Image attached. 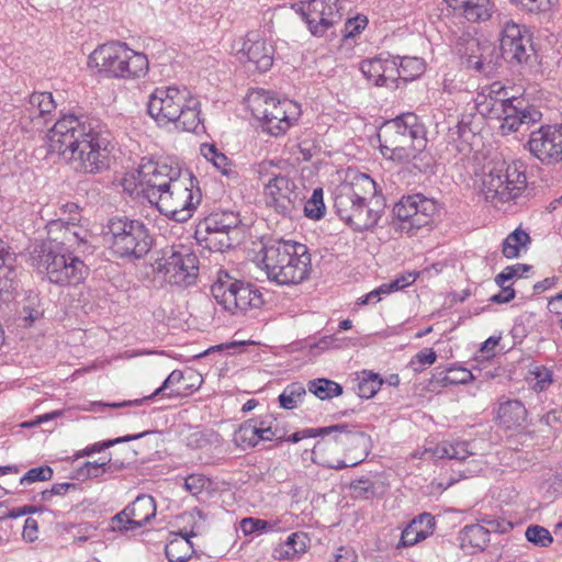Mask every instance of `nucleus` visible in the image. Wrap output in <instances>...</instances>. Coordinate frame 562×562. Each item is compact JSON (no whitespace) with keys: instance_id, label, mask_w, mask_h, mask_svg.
Masks as SVG:
<instances>
[{"instance_id":"4c0bfd02","label":"nucleus","mask_w":562,"mask_h":562,"mask_svg":"<svg viewBox=\"0 0 562 562\" xmlns=\"http://www.w3.org/2000/svg\"><path fill=\"white\" fill-rule=\"evenodd\" d=\"M239 286L241 290L237 300V314H245L249 310H257L263 305V296L257 285L244 281Z\"/></svg>"},{"instance_id":"de8ad7c7","label":"nucleus","mask_w":562,"mask_h":562,"mask_svg":"<svg viewBox=\"0 0 562 562\" xmlns=\"http://www.w3.org/2000/svg\"><path fill=\"white\" fill-rule=\"evenodd\" d=\"M304 214L312 220H321L325 214V204L323 201V189H314L312 196L304 204Z\"/></svg>"},{"instance_id":"423d86ee","label":"nucleus","mask_w":562,"mask_h":562,"mask_svg":"<svg viewBox=\"0 0 562 562\" xmlns=\"http://www.w3.org/2000/svg\"><path fill=\"white\" fill-rule=\"evenodd\" d=\"M31 265L38 272L45 273L50 283L66 286L81 283L89 273V268L68 248L52 241H41L30 252Z\"/></svg>"},{"instance_id":"f3484780","label":"nucleus","mask_w":562,"mask_h":562,"mask_svg":"<svg viewBox=\"0 0 562 562\" xmlns=\"http://www.w3.org/2000/svg\"><path fill=\"white\" fill-rule=\"evenodd\" d=\"M183 170L178 165L172 166L165 162L143 160L137 169V194L153 205L157 201L158 194L168 190L172 181Z\"/></svg>"},{"instance_id":"393cba45","label":"nucleus","mask_w":562,"mask_h":562,"mask_svg":"<svg viewBox=\"0 0 562 562\" xmlns=\"http://www.w3.org/2000/svg\"><path fill=\"white\" fill-rule=\"evenodd\" d=\"M238 54L241 61L252 65L259 72L268 71L273 65V46L256 32L247 33Z\"/></svg>"},{"instance_id":"6e6d98bb","label":"nucleus","mask_w":562,"mask_h":562,"mask_svg":"<svg viewBox=\"0 0 562 562\" xmlns=\"http://www.w3.org/2000/svg\"><path fill=\"white\" fill-rule=\"evenodd\" d=\"M368 25V18L358 14L355 18L348 19L345 23L342 35L345 38H353L359 35Z\"/></svg>"},{"instance_id":"4d7b16f0","label":"nucleus","mask_w":562,"mask_h":562,"mask_svg":"<svg viewBox=\"0 0 562 562\" xmlns=\"http://www.w3.org/2000/svg\"><path fill=\"white\" fill-rule=\"evenodd\" d=\"M352 495L357 498H369L374 495V483L368 477H361L350 483Z\"/></svg>"},{"instance_id":"7c9ffc66","label":"nucleus","mask_w":562,"mask_h":562,"mask_svg":"<svg viewBox=\"0 0 562 562\" xmlns=\"http://www.w3.org/2000/svg\"><path fill=\"white\" fill-rule=\"evenodd\" d=\"M240 223L241 220L238 213L233 211H216L201 220L195 231H198L199 235L216 233L218 231L233 233L238 228Z\"/></svg>"},{"instance_id":"f704fd0d","label":"nucleus","mask_w":562,"mask_h":562,"mask_svg":"<svg viewBox=\"0 0 562 562\" xmlns=\"http://www.w3.org/2000/svg\"><path fill=\"white\" fill-rule=\"evenodd\" d=\"M195 536L193 531L188 533H171L165 546V554L169 562H187L193 554V544L190 538Z\"/></svg>"},{"instance_id":"3c124183","label":"nucleus","mask_w":562,"mask_h":562,"mask_svg":"<svg viewBox=\"0 0 562 562\" xmlns=\"http://www.w3.org/2000/svg\"><path fill=\"white\" fill-rule=\"evenodd\" d=\"M525 536L527 540L535 546L549 547L553 538L548 529L539 525H531L526 529Z\"/></svg>"},{"instance_id":"4468645a","label":"nucleus","mask_w":562,"mask_h":562,"mask_svg":"<svg viewBox=\"0 0 562 562\" xmlns=\"http://www.w3.org/2000/svg\"><path fill=\"white\" fill-rule=\"evenodd\" d=\"M154 270L168 283L186 289L196 282L199 259L187 246L173 245L164 249Z\"/></svg>"},{"instance_id":"052dcab7","label":"nucleus","mask_w":562,"mask_h":562,"mask_svg":"<svg viewBox=\"0 0 562 562\" xmlns=\"http://www.w3.org/2000/svg\"><path fill=\"white\" fill-rule=\"evenodd\" d=\"M210 485V480L202 474H191L184 480V488L193 496H198Z\"/></svg>"},{"instance_id":"9b49d317","label":"nucleus","mask_w":562,"mask_h":562,"mask_svg":"<svg viewBox=\"0 0 562 562\" xmlns=\"http://www.w3.org/2000/svg\"><path fill=\"white\" fill-rule=\"evenodd\" d=\"M263 425V441H274L280 445L284 441L296 443L305 438H315L318 436H325L335 434V440L340 442H351L361 446H367L368 437L363 431L350 427L348 424H336L327 427L319 428H305L289 435V430L284 423L274 417L271 414L262 415Z\"/></svg>"},{"instance_id":"72a5a7b5","label":"nucleus","mask_w":562,"mask_h":562,"mask_svg":"<svg viewBox=\"0 0 562 562\" xmlns=\"http://www.w3.org/2000/svg\"><path fill=\"white\" fill-rule=\"evenodd\" d=\"M12 254L0 239V301H10L18 285V273L13 266Z\"/></svg>"},{"instance_id":"7ed1b4c3","label":"nucleus","mask_w":562,"mask_h":562,"mask_svg":"<svg viewBox=\"0 0 562 562\" xmlns=\"http://www.w3.org/2000/svg\"><path fill=\"white\" fill-rule=\"evenodd\" d=\"M201 103L187 87L156 88L149 95L147 111L159 126L173 123L176 128L195 132L201 125Z\"/></svg>"},{"instance_id":"ea45409f","label":"nucleus","mask_w":562,"mask_h":562,"mask_svg":"<svg viewBox=\"0 0 562 562\" xmlns=\"http://www.w3.org/2000/svg\"><path fill=\"white\" fill-rule=\"evenodd\" d=\"M231 232H216L210 234L199 235L198 231L194 232V237L198 243L203 247L211 251L223 252L233 246V238L231 237Z\"/></svg>"},{"instance_id":"473e14b6","label":"nucleus","mask_w":562,"mask_h":562,"mask_svg":"<svg viewBox=\"0 0 562 562\" xmlns=\"http://www.w3.org/2000/svg\"><path fill=\"white\" fill-rule=\"evenodd\" d=\"M490 530L480 524L464 526L458 535L460 548L467 554L482 552L488 546Z\"/></svg>"},{"instance_id":"58836bf2","label":"nucleus","mask_w":562,"mask_h":562,"mask_svg":"<svg viewBox=\"0 0 562 562\" xmlns=\"http://www.w3.org/2000/svg\"><path fill=\"white\" fill-rule=\"evenodd\" d=\"M307 537L303 532L291 533L274 549L276 559H293L306 550Z\"/></svg>"},{"instance_id":"bf43d9fd","label":"nucleus","mask_w":562,"mask_h":562,"mask_svg":"<svg viewBox=\"0 0 562 562\" xmlns=\"http://www.w3.org/2000/svg\"><path fill=\"white\" fill-rule=\"evenodd\" d=\"M271 528L269 521L259 518L247 517L240 521V529L245 535L262 533Z\"/></svg>"},{"instance_id":"49530a36","label":"nucleus","mask_w":562,"mask_h":562,"mask_svg":"<svg viewBox=\"0 0 562 562\" xmlns=\"http://www.w3.org/2000/svg\"><path fill=\"white\" fill-rule=\"evenodd\" d=\"M254 431L255 429H252V424L250 423V419L244 422L234 432V443L243 450L255 448L257 446V442L254 436Z\"/></svg>"},{"instance_id":"69168bd1","label":"nucleus","mask_w":562,"mask_h":562,"mask_svg":"<svg viewBox=\"0 0 562 562\" xmlns=\"http://www.w3.org/2000/svg\"><path fill=\"white\" fill-rule=\"evenodd\" d=\"M418 277L416 272H406L397 276L394 280L390 282V286H392L393 292L403 290L408 285L413 284Z\"/></svg>"},{"instance_id":"338daca9","label":"nucleus","mask_w":562,"mask_h":562,"mask_svg":"<svg viewBox=\"0 0 562 562\" xmlns=\"http://www.w3.org/2000/svg\"><path fill=\"white\" fill-rule=\"evenodd\" d=\"M213 166L222 172V175L229 177V178H236L237 172L234 168H232V164L227 156L223 153H220L216 160L213 162Z\"/></svg>"},{"instance_id":"dca6fc26","label":"nucleus","mask_w":562,"mask_h":562,"mask_svg":"<svg viewBox=\"0 0 562 562\" xmlns=\"http://www.w3.org/2000/svg\"><path fill=\"white\" fill-rule=\"evenodd\" d=\"M363 434L368 437L366 447L336 441L335 434L322 436L323 439L317 441L312 449L313 461L316 462V458H319V463L323 467L334 470H342L360 464L367 458L370 447V436Z\"/></svg>"},{"instance_id":"0eeeda50","label":"nucleus","mask_w":562,"mask_h":562,"mask_svg":"<svg viewBox=\"0 0 562 562\" xmlns=\"http://www.w3.org/2000/svg\"><path fill=\"white\" fill-rule=\"evenodd\" d=\"M88 64L110 78L137 79L149 69L145 54L135 52L126 43L110 42L99 45L90 55Z\"/></svg>"},{"instance_id":"b1692460","label":"nucleus","mask_w":562,"mask_h":562,"mask_svg":"<svg viewBox=\"0 0 562 562\" xmlns=\"http://www.w3.org/2000/svg\"><path fill=\"white\" fill-rule=\"evenodd\" d=\"M468 49L470 54L462 57V64L467 69L484 76L494 74L502 58L501 50L498 52L495 45L472 40L468 44Z\"/></svg>"},{"instance_id":"13d9d810","label":"nucleus","mask_w":562,"mask_h":562,"mask_svg":"<svg viewBox=\"0 0 562 562\" xmlns=\"http://www.w3.org/2000/svg\"><path fill=\"white\" fill-rule=\"evenodd\" d=\"M151 432L153 431L147 430V431H143V432H139V434H136V435H126V436L119 437V438H115V439H109V440H104V441H100V442L93 443L92 446H90V448H91L92 453H98V452H101L104 449L113 447V446H115L117 443L130 442V441H133V440H137L139 438L145 437L148 434H151Z\"/></svg>"},{"instance_id":"ddd939ff","label":"nucleus","mask_w":562,"mask_h":562,"mask_svg":"<svg viewBox=\"0 0 562 562\" xmlns=\"http://www.w3.org/2000/svg\"><path fill=\"white\" fill-rule=\"evenodd\" d=\"M527 187L525 166L520 161H503L490 168L483 178V193L491 202L516 200Z\"/></svg>"},{"instance_id":"6ab92c4d","label":"nucleus","mask_w":562,"mask_h":562,"mask_svg":"<svg viewBox=\"0 0 562 562\" xmlns=\"http://www.w3.org/2000/svg\"><path fill=\"white\" fill-rule=\"evenodd\" d=\"M263 196L267 206L282 216H290L302 202L301 191L294 180L284 173L263 183Z\"/></svg>"},{"instance_id":"774afa93","label":"nucleus","mask_w":562,"mask_h":562,"mask_svg":"<svg viewBox=\"0 0 562 562\" xmlns=\"http://www.w3.org/2000/svg\"><path fill=\"white\" fill-rule=\"evenodd\" d=\"M38 522L36 519L29 517L24 521L22 537L27 542H33L37 539Z\"/></svg>"},{"instance_id":"8fccbe9b","label":"nucleus","mask_w":562,"mask_h":562,"mask_svg":"<svg viewBox=\"0 0 562 562\" xmlns=\"http://www.w3.org/2000/svg\"><path fill=\"white\" fill-rule=\"evenodd\" d=\"M531 270L532 266L526 263H516L513 266H507L503 269L501 273H498L495 277V283L497 285L505 284L508 281L526 276V273H528Z\"/></svg>"},{"instance_id":"603ef678","label":"nucleus","mask_w":562,"mask_h":562,"mask_svg":"<svg viewBox=\"0 0 562 562\" xmlns=\"http://www.w3.org/2000/svg\"><path fill=\"white\" fill-rule=\"evenodd\" d=\"M441 376V382L445 385H456V384H465L473 379V374L470 370L465 368H449Z\"/></svg>"},{"instance_id":"680f3d73","label":"nucleus","mask_w":562,"mask_h":562,"mask_svg":"<svg viewBox=\"0 0 562 562\" xmlns=\"http://www.w3.org/2000/svg\"><path fill=\"white\" fill-rule=\"evenodd\" d=\"M448 452V459L456 461H464L472 454L467 441H449Z\"/></svg>"},{"instance_id":"5fc2aeb1","label":"nucleus","mask_w":562,"mask_h":562,"mask_svg":"<svg viewBox=\"0 0 562 562\" xmlns=\"http://www.w3.org/2000/svg\"><path fill=\"white\" fill-rule=\"evenodd\" d=\"M437 353L432 349H423L417 352L409 361L411 368L416 371H423L427 366L435 363Z\"/></svg>"},{"instance_id":"412c9836","label":"nucleus","mask_w":562,"mask_h":562,"mask_svg":"<svg viewBox=\"0 0 562 562\" xmlns=\"http://www.w3.org/2000/svg\"><path fill=\"white\" fill-rule=\"evenodd\" d=\"M528 149L544 165L562 161V124L543 125L531 132Z\"/></svg>"},{"instance_id":"5701e85b","label":"nucleus","mask_w":562,"mask_h":562,"mask_svg":"<svg viewBox=\"0 0 562 562\" xmlns=\"http://www.w3.org/2000/svg\"><path fill=\"white\" fill-rule=\"evenodd\" d=\"M359 68L363 77L374 86L391 89L398 88L395 56L382 53L379 56L362 60Z\"/></svg>"},{"instance_id":"c03bdc74","label":"nucleus","mask_w":562,"mask_h":562,"mask_svg":"<svg viewBox=\"0 0 562 562\" xmlns=\"http://www.w3.org/2000/svg\"><path fill=\"white\" fill-rule=\"evenodd\" d=\"M396 57V70L398 80L409 81L420 76L424 71V64L417 57Z\"/></svg>"},{"instance_id":"a878e982","label":"nucleus","mask_w":562,"mask_h":562,"mask_svg":"<svg viewBox=\"0 0 562 562\" xmlns=\"http://www.w3.org/2000/svg\"><path fill=\"white\" fill-rule=\"evenodd\" d=\"M56 103L50 92H33L24 105L22 124L32 131L42 132L53 117Z\"/></svg>"},{"instance_id":"f257e3e1","label":"nucleus","mask_w":562,"mask_h":562,"mask_svg":"<svg viewBox=\"0 0 562 562\" xmlns=\"http://www.w3.org/2000/svg\"><path fill=\"white\" fill-rule=\"evenodd\" d=\"M47 145L76 171L98 173L109 168L108 133L100 130L98 120L87 115H61L48 131Z\"/></svg>"},{"instance_id":"79ce46f5","label":"nucleus","mask_w":562,"mask_h":562,"mask_svg":"<svg viewBox=\"0 0 562 562\" xmlns=\"http://www.w3.org/2000/svg\"><path fill=\"white\" fill-rule=\"evenodd\" d=\"M122 468L116 462H112L111 459L103 462H85L80 468L76 470L75 477L77 480L98 479L109 472L117 471Z\"/></svg>"},{"instance_id":"e2e57ef3","label":"nucleus","mask_w":562,"mask_h":562,"mask_svg":"<svg viewBox=\"0 0 562 562\" xmlns=\"http://www.w3.org/2000/svg\"><path fill=\"white\" fill-rule=\"evenodd\" d=\"M510 2L529 13L544 12L552 4L551 0H510Z\"/></svg>"},{"instance_id":"e433bc0d","label":"nucleus","mask_w":562,"mask_h":562,"mask_svg":"<svg viewBox=\"0 0 562 562\" xmlns=\"http://www.w3.org/2000/svg\"><path fill=\"white\" fill-rule=\"evenodd\" d=\"M531 244L529 234L520 227H517L503 240L502 254L507 259L518 258L520 251H527L528 246Z\"/></svg>"},{"instance_id":"20e7f679","label":"nucleus","mask_w":562,"mask_h":562,"mask_svg":"<svg viewBox=\"0 0 562 562\" xmlns=\"http://www.w3.org/2000/svg\"><path fill=\"white\" fill-rule=\"evenodd\" d=\"M263 269L270 281L280 285H297L310 278L311 255L306 245L271 239L262 248Z\"/></svg>"},{"instance_id":"864d4df0","label":"nucleus","mask_w":562,"mask_h":562,"mask_svg":"<svg viewBox=\"0 0 562 562\" xmlns=\"http://www.w3.org/2000/svg\"><path fill=\"white\" fill-rule=\"evenodd\" d=\"M53 474L54 471L49 465L32 468L20 479V484L49 481L52 480Z\"/></svg>"},{"instance_id":"c756f323","label":"nucleus","mask_w":562,"mask_h":562,"mask_svg":"<svg viewBox=\"0 0 562 562\" xmlns=\"http://www.w3.org/2000/svg\"><path fill=\"white\" fill-rule=\"evenodd\" d=\"M435 517L430 513H423L415 517L402 531L400 547H412L434 533Z\"/></svg>"},{"instance_id":"39448f33","label":"nucleus","mask_w":562,"mask_h":562,"mask_svg":"<svg viewBox=\"0 0 562 562\" xmlns=\"http://www.w3.org/2000/svg\"><path fill=\"white\" fill-rule=\"evenodd\" d=\"M426 128L412 112L386 121L379 130L378 140L382 156L394 161L415 158L427 144Z\"/></svg>"},{"instance_id":"1a4fd4ad","label":"nucleus","mask_w":562,"mask_h":562,"mask_svg":"<svg viewBox=\"0 0 562 562\" xmlns=\"http://www.w3.org/2000/svg\"><path fill=\"white\" fill-rule=\"evenodd\" d=\"M104 238L114 255L128 259L144 258L154 243L147 226L127 216L111 217L105 225Z\"/></svg>"},{"instance_id":"a18cd8bd","label":"nucleus","mask_w":562,"mask_h":562,"mask_svg":"<svg viewBox=\"0 0 562 562\" xmlns=\"http://www.w3.org/2000/svg\"><path fill=\"white\" fill-rule=\"evenodd\" d=\"M382 385V379L379 374L363 371V376L357 385V394L361 398L373 397Z\"/></svg>"},{"instance_id":"0e129e2a","label":"nucleus","mask_w":562,"mask_h":562,"mask_svg":"<svg viewBox=\"0 0 562 562\" xmlns=\"http://www.w3.org/2000/svg\"><path fill=\"white\" fill-rule=\"evenodd\" d=\"M447 149L453 155L461 154L467 156L471 153L472 147L469 139H461L456 136V138H448Z\"/></svg>"},{"instance_id":"a211bd4d","label":"nucleus","mask_w":562,"mask_h":562,"mask_svg":"<svg viewBox=\"0 0 562 562\" xmlns=\"http://www.w3.org/2000/svg\"><path fill=\"white\" fill-rule=\"evenodd\" d=\"M499 50L502 58L510 64H527L533 55V47L529 32L524 25L513 20L499 22Z\"/></svg>"},{"instance_id":"c85d7f7f","label":"nucleus","mask_w":562,"mask_h":562,"mask_svg":"<svg viewBox=\"0 0 562 562\" xmlns=\"http://www.w3.org/2000/svg\"><path fill=\"white\" fill-rule=\"evenodd\" d=\"M121 516H126V531L140 528L155 518L156 501L151 495L140 494L121 512Z\"/></svg>"},{"instance_id":"2f4dec72","label":"nucleus","mask_w":562,"mask_h":562,"mask_svg":"<svg viewBox=\"0 0 562 562\" xmlns=\"http://www.w3.org/2000/svg\"><path fill=\"white\" fill-rule=\"evenodd\" d=\"M78 224H68L64 217L53 220L47 225L48 239L54 244L60 245L63 248L71 247L85 240L81 236Z\"/></svg>"},{"instance_id":"6e6552de","label":"nucleus","mask_w":562,"mask_h":562,"mask_svg":"<svg viewBox=\"0 0 562 562\" xmlns=\"http://www.w3.org/2000/svg\"><path fill=\"white\" fill-rule=\"evenodd\" d=\"M522 103V99L509 93L495 99L484 95H477L475 99V108L482 116L502 122L499 130L503 135L517 132L522 125L529 127L540 122L542 113L535 106H524Z\"/></svg>"},{"instance_id":"f03ea898","label":"nucleus","mask_w":562,"mask_h":562,"mask_svg":"<svg viewBox=\"0 0 562 562\" xmlns=\"http://www.w3.org/2000/svg\"><path fill=\"white\" fill-rule=\"evenodd\" d=\"M375 194L376 184L373 179L359 173L351 181L337 187L334 195L335 212L356 232L371 229L384 210L382 198Z\"/></svg>"},{"instance_id":"a19ab883","label":"nucleus","mask_w":562,"mask_h":562,"mask_svg":"<svg viewBox=\"0 0 562 562\" xmlns=\"http://www.w3.org/2000/svg\"><path fill=\"white\" fill-rule=\"evenodd\" d=\"M306 389L310 393L322 401H328L342 394V386L329 379L318 378L310 380Z\"/></svg>"},{"instance_id":"cd10ccee","label":"nucleus","mask_w":562,"mask_h":562,"mask_svg":"<svg viewBox=\"0 0 562 562\" xmlns=\"http://www.w3.org/2000/svg\"><path fill=\"white\" fill-rule=\"evenodd\" d=\"M243 280L232 277L227 271L220 270L216 280L211 285V294L224 311L232 315L237 314V300L240 293Z\"/></svg>"},{"instance_id":"aec40b11","label":"nucleus","mask_w":562,"mask_h":562,"mask_svg":"<svg viewBox=\"0 0 562 562\" xmlns=\"http://www.w3.org/2000/svg\"><path fill=\"white\" fill-rule=\"evenodd\" d=\"M203 382L202 376L193 370L181 371L173 370L164 381L161 386L156 389L154 393L143 398L134 401H124L122 403H113L111 407H124V406H138L144 401L151 400L158 395H164L169 398L183 397L192 392L196 391Z\"/></svg>"},{"instance_id":"9d476101","label":"nucleus","mask_w":562,"mask_h":562,"mask_svg":"<svg viewBox=\"0 0 562 562\" xmlns=\"http://www.w3.org/2000/svg\"><path fill=\"white\" fill-rule=\"evenodd\" d=\"M202 201L198 179L189 169H184L164 193L158 194L153 204L169 220L184 223L193 216Z\"/></svg>"},{"instance_id":"09e8293b","label":"nucleus","mask_w":562,"mask_h":562,"mask_svg":"<svg viewBox=\"0 0 562 562\" xmlns=\"http://www.w3.org/2000/svg\"><path fill=\"white\" fill-rule=\"evenodd\" d=\"M281 165H285V162L282 160H263L259 162L256 169L259 180L265 183L267 180H271L272 178L282 177L284 172Z\"/></svg>"},{"instance_id":"37998d69","label":"nucleus","mask_w":562,"mask_h":562,"mask_svg":"<svg viewBox=\"0 0 562 562\" xmlns=\"http://www.w3.org/2000/svg\"><path fill=\"white\" fill-rule=\"evenodd\" d=\"M307 395V389L301 382L288 384L279 395V404L284 409H294L303 403Z\"/></svg>"},{"instance_id":"bb28decb","label":"nucleus","mask_w":562,"mask_h":562,"mask_svg":"<svg viewBox=\"0 0 562 562\" xmlns=\"http://www.w3.org/2000/svg\"><path fill=\"white\" fill-rule=\"evenodd\" d=\"M443 2L453 16L469 23L486 22L495 12V4L491 0H443Z\"/></svg>"},{"instance_id":"2eb2a0df","label":"nucleus","mask_w":562,"mask_h":562,"mask_svg":"<svg viewBox=\"0 0 562 562\" xmlns=\"http://www.w3.org/2000/svg\"><path fill=\"white\" fill-rule=\"evenodd\" d=\"M392 226L396 232L415 235L418 229L428 226L437 213V204L423 194L403 196L392 210Z\"/></svg>"},{"instance_id":"4be33fe9","label":"nucleus","mask_w":562,"mask_h":562,"mask_svg":"<svg viewBox=\"0 0 562 562\" xmlns=\"http://www.w3.org/2000/svg\"><path fill=\"white\" fill-rule=\"evenodd\" d=\"M339 0H310L301 12L314 36H323L328 29L341 20Z\"/></svg>"},{"instance_id":"c9c22d12","label":"nucleus","mask_w":562,"mask_h":562,"mask_svg":"<svg viewBox=\"0 0 562 562\" xmlns=\"http://www.w3.org/2000/svg\"><path fill=\"white\" fill-rule=\"evenodd\" d=\"M527 417V409L518 400H509L499 404L497 418L507 429L522 426Z\"/></svg>"},{"instance_id":"f8f14e48","label":"nucleus","mask_w":562,"mask_h":562,"mask_svg":"<svg viewBox=\"0 0 562 562\" xmlns=\"http://www.w3.org/2000/svg\"><path fill=\"white\" fill-rule=\"evenodd\" d=\"M252 115L262 122L263 130L272 136L283 135L301 116V106L289 99L279 100L260 90L248 98Z\"/></svg>"}]
</instances>
